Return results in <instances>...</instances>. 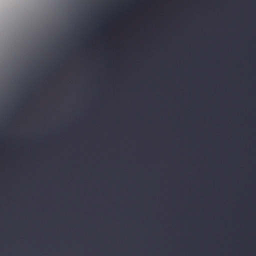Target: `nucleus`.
<instances>
[{"instance_id": "1", "label": "nucleus", "mask_w": 256, "mask_h": 256, "mask_svg": "<svg viewBox=\"0 0 256 256\" xmlns=\"http://www.w3.org/2000/svg\"><path fill=\"white\" fill-rule=\"evenodd\" d=\"M76 50H77V51H80V47H76Z\"/></svg>"}, {"instance_id": "2", "label": "nucleus", "mask_w": 256, "mask_h": 256, "mask_svg": "<svg viewBox=\"0 0 256 256\" xmlns=\"http://www.w3.org/2000/svg\"><path fill=\"white\" fill-rule=\"evenodd\" d=\"M58 66H60V64H58Z\"/></svg>"}, {"instance_id": "3", "label": "nucleus", "mask_w": 256, "mask_h": 256, "mask_svg": "<svg viewBox=\"0 0 256 256\" xmlns=\"http://www.w3.org/2000/svg\"><path fill=\"white\" fill-rule=\"evenodd\" d=\"M70 66H72L73 65H72V64H71Z\"/></svg>"}]
</instances>
